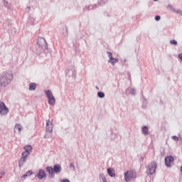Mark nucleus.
Here are the masks:
<instances>
[{
  "mask_svg": "<svg viewBox=\"0 0 182 182\" xmlns=\"http://www.w3.org/2000/svg\"><path fill=\"white\" fill-rule=\"evenodd\" d=\"M24 151L21 154V158L19 160V167L21 166H23L25 163L26 162V160L28 159V156L31 154V151H32V146L31 145H26L23 148Z\"/></svg>",
  "mask_w": 182,
  "mask_h": 182,
  "instance_id": "nucleus-1",
  "label": "nucleus"
},
{
  "mask_svg": "<svg viewBox=\"0 0 182 182\" xmlns=\"http://www.w3.org/2000/svg\"><path fill=\"white\" fill-rule=\"evenodd\" d=\"M14 79V75L11 73H4L0 76V85L3 87L8 86L9 83H11Z\"/></svg>",
  "mask_w": 182,
  "mask_h": 182,
  "instance_id": "nucleus-2",
  "label": "nucleus"
},
{
  "mask_svg": "<svg viewBox=\"0 0 182 182\" xmlns=\"http://www.w3.org/2000/svg\"><path fill=\"white\" fill-rule=\"evenodd\" d=\"M46 171L50 174V177H55V173H60L62 171V166L59 164L54 165L53 168L52 166H48Z\"/></svg>",
  "mask_w": 182,
  "mask_h": 182,
  "instance_id": "nucleus-3",
  "label": "nucleus"
},
{
  "mask_svg": "<svg viewBox=\"0 0 182 182\" xmlns=\"http://www.w3.org/2000/svg\"><path fill=\"white\" fill-rule=\"evenodd\" d=\"M136 171H128L124 173V180L127 182L132 181L133 178H136Z\"/></svg>",
  "mask_w": 182,
  "mask_h": 182,
  "instance_id": "nucleus-4",
  "label": "nucleus"
},
{
  "mask_svg": "<svg viewBox=\"0 0 182 182\" xmlns=\"http://www.w3.org/2000/svg\"><path fill=\"white\" fill-rule=\"evenodd\" d=\"M8 112H9V109L8 107H6V105H5V103L4 102H0V114L1 116H5V114H8Z\"/></svg>",
  "mask_w": 182,
  "mask_h": 182,
  "instance_id": "nucleus-5",
  "label": "nucleus"
},
{
  "mask_svg": "<svg viewBox=\"0 0 182 182\" xmlns=\"http://www.w3.org/2000/svg\"><path fill=\"white\" fill-rule=\"evenodd\" d=\"M46 129L49 133L53 132V119L47 121Z\"/></svg>",
  "mask_w": 182,
  "mask_h": 182,
  "instance_id": "nucleus-6",
  "label": "nucleus"
},
{
  "mask_svg": "<svg viewBox=\"0 0 182 182\" xmlns=\"http://www.w3.org/2000/svg\"><path fill=\"white\" fill-rule=\"evenodd\" d=\"M156 168L157 164H156V162H151V164L149 165V174H154Z\"/></svg>",
  "mask_w": 182,
  "mask_h": 182,
  "instance_id": "nucleus-7",
  "label": "nucleus"
},
{
  "mask_svg": "<svg viewBox=\"0 0 182 182\" xmlns=\"http://www.w3.org/2000/svg\"><path fill=\"white\" fill-rule=\"evenodd\" d=\"M174 161V158L171 156L165 158V164L166 167H171V163Z\"/></svg>",
  "mask_w": 182,
  "mask_h": 182,
  "instance_id": "nucleus-8",
  "label": "nucleus"
},
{
  "mask_svg": "<svg viewBox=\"0 0 182 182\" xmlns=\"http://www.w3.org/2000/svg\"><path fill=\"white\" fill-rule=\"evenodd\" d=\"M37 45H38V46H45V45H46V40L42 37H39L38 38Z\"/></svg>",
  "mask_w": 182,
  "mask_h": 182,
  "instance_id": "nucleus-9",
  "label": "nucleus"
},
{
  "mask_svg": "<svg viewBox=\"0 0 182 182\" xmlns=\"http://www.w3.org/2000/svg\"><path fill=\"white\" fill-rule=\"evenodd\" d=\"M44 177H46V173H45V171L40 169L38 174V178H40V180H42V178H44Z\"/></svg>",
  "mask_w": 182,
  "mask_h": 182,
  "instance_id": "nucleus-10",
  "label": "nucleus"
},
{
  "mask_svg": "<svg viewBox=\"0 0 182 182\" xmlns=\"http://www.w3.org/2000/svg\"><path fill=\"white\" fill-rule=\"evenodd\" d=\"M107 173L110 177H116V173H114V169L113 168H108Z\"/></svg>",
  "mask_w": 182,
  "mask_h": 182,
  "instance_id": "nucleus-11",
  "label": "nucleus"
},
{
  "mask_svg": "<svg viewBox=\"0 0 182 182\" xmlns=\"http://www.w3.org/2000/svg\"><path fill=\"white\" fill-rule=\"evenodd\" d=\"M22 130V126L21 124H16L14 127L15 133H20Z\"/></svg>",
  "mask_w": 182,
  "mask_h": 182,
  "instance_id": "nucleus-12",
  "label": "nucleus"
},
{
  "mask_svg": "<svg viewBox=\"0 0 182 182\" xmlns=\"http://www.w3.org/2000/svg\"><path fill=\"white\" fill-rule=\"evenodd\" d=\"M36 89V83L31 82L29 85V90H35Z\"/></svg>",
  "mask_w": 182,
  "mask_h": 182,
  "instance_id": "nucleus-13",
  "label": "nucleus"
},
{
  "mask_svg": "<svg viewBox=\"0 0 182 182\" xmlns=\"http://www.w3.org/2000/svg\"><path fill=\"white\" fill-rule=\"evenodd\" d=\"M55 97H53H53H50L48 98L49 105H55Z\"/></svg>",
  "mask_w": 182,
  "mask_h": 182,
  "instance_id": "nucleus-14",
  "label": "nucleus"
},
{
  "mask_svg": "<svg viewBox=\"0 0 182 182\" xmlns=\"http://www.w3.org/2000/svg\"><path fill=\"white\" fill-rule=\"evenodd\" d=\"M142 132L145 136H147L149 134V128L147 127H144L142 128Z\"/></svg>",
  "mask_w": 182,
  "mask_h": 182,
  "instance_id": "nucleus-15",
  "label": "nucleus"
},
{
  "mask_svg": "<svg viewBox=\"0 0 182 182\" xmlns=\"http://www.w3.org/2000/svg\"><path fill=\"white\" fill-rule=\"evenodd\" d=\"M46 95L48 99H49V97H52L53 96V94H52V91H50V90H47L46 92Z\"/></svg>",
  "mask_w": 182,
  "mask_h": 182,
  "instance_id": "nucleus-16",
  "label": "nucleus"
},
{
  "mask_svg": "<svg viewBox=\"0 0 182 182\" xmlns=\"http://www.w3.org/2000/svg\"><path fill=\"white\" fill-rule=\"evenodd\" d=\"M32 174H33L32 171H28L26 174L23 176V178H26V177H29V176H32Z\"/></svg>",
  "mask_w": 182,
  "mask_h": 182,
  "instance_id": "nucleus-17",
  "label": "nucleus"
},
{
  "mask_svg": "<svg viewBox=\"0 0 182 182\" xmlns=\"http://www.w3.org/2000/svg\"><path fill=\"white\" fill-rule=\"evenodd\" d=\"M109 62H110L112 63V65H114V63H117V62H119V60H117L114 58H112L109 60Z\"/></svg>",
  "mask_w": 182,
  "mask_h": 182,
  "instance_id": "nucleus-18",
  "label": "nucleus"
},
{
  "mask_svg": "<svg viewBox=\"0 0 182 182\" xmlns=\"http://www.w3.org/2000/svg\"><path fill=\"white\" fill-rule=\"evenodd\" d=\"M97 96L98 97H101V98L105 97V93L102 92H98Z\"/></svg>",
  "mask_w": 182,
  "mask_h": 182,
  "instance_id": "nucleus-19",
  "label": "nucleus"
},
{
  "mask_svg": "<svg viewBox=\"0 0 182 182\" xmlns=\"http://www.w3.org/2000/svg\"><path fill=\"white\" fill-rule=\"evenodd\" d=\"M108 57L109 58V60H111L113 58V55L111 52H107Z\"/></svg>",
  "mask_w": 182,
  "mask_h": 182,
  "instance_id": "nucleus-20",
  "label": "nucleus"
},
{
  "mask_svg": "<svg viewBox=\"0 0 182 182\" xmlns=\"http://www.w3.org/2000/svg\"><path fill=\"white\" fill-rule=\"evenodd\" d=\"M170 43H171L172 45H177V42L176 41V40H171Z\"/></svg>",
  "mask_w": 182,
  "mask_h": 182,
  "instance_id": "nucleus-21",
  "label": "nucleus"
},
{
  "mask_svg": "<svg viewBox=\"0 0 182 182\" xmlns=\"http://www.w3.org/2000/svg\"><path fill=\"white\" fill-rule=\"evenodd\" d=\"M173 140H174L175 141H178V136H172Z\"/></svg>",
  "mask_w": 182,
  "mask_h": 182,
  "instance_id": "nucleus-22",
  "label": "nucleus"
},
{
  "mask_svg": "<svg viewBox=\"0 0 182 182\" xmlns=\"http://www.w3.org/2000/svg\"><path fill=\"white\" fill-rule=\"evenodd\" d=\"M160 19H161L160 16H155V20H156V21H160Z\"/></svg>",
  "mask_w": 182,
  "mask_h": 182,
  "instance_id": "nucleus-23",
  "label": "nucleus"
},
{
  "mask_svg": "<svg viewBox=\"0 0 182 182\" xmlns=\"http://www.w3.org/2000/svg\"><path fill=\"white\" fill-rule=\"evenodd\" d=\"M102 181L103 182H107V180L106 179V177H105V176H102Z\"/></svg>",
  "mask_w": 182,
  "mask_h": 182,
  "instance_id": "nucleus-24",
  "label": "nucleus"
},
{
  "mask_svg": "<svg viewBox=\"0 0 182 182\" xmlns=\"http://www.w3.org/2000/svg\"><path fill=\"white\" fill-rule=\"evenodd\" d=\"M61 182H70L68 179H63Z\"/></svg>",
  "mask_w": 182,
  "mask_h": 182,
  "instance_id": "nucleus-25",
  "label": "nucleus"
},
{
  "mask_svg": "<svg viewBox=\"0 0 182 182\" xmlns=\"http://www.w3.org/2000/svg\"><path fill=\"white\" fill-rule=\"evenodd\" d=\"M178 58L182 60V53H181V54L178 55Z\"/></svg>",
  "mask_w": 182,
  "mask_h": 182,
  "instance_id": "nucleus-26",
  "label": "nucleus"
},
{
  "mask_svg": "<svg viewBox=\"0 0 182 182\" xmlns=\"http://www.w3.org/2000/svg\"><path fill=\"white\" fill-rule=\"evenodd\" d=\"M131 93H132V95H134V90H132Z\"/></svg>",
  "mask_w": 182,
  "mask_h": 182,
  "instance_id": "nucleus-27",
  "label": "nucleus"
},
{
  "mask_svg": "<svg viewBox=\"0 0 182 182\" xmlns=\"http://www.w3.org/2000/svg\"><path fill=\"white\" fill-rule=\"evenodd\" d=\"M179 14H180V15H181V16H182V11H180Z\"/></svg>",
  "mask_w": 182,
  "mask_h": 182,
  "instance_id": "nucleus-28",
  "label": "nucleus"
},
{
  "mask_svg": "<svg viewBox=\"0 0 182 182\" xmlns=\"http://www.w3.org/2000/svg\"><path fill=\"white\" fill-rule=\"evenodd\" d=\"M154 1H158V0H154Z\"/></svg>",
  "mask_w": 182,
  "mask_h": 182,
  "instance_id": "nucleus-29",
  "label": "nucleus"
}]
</instances>
